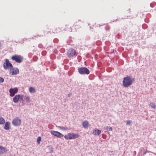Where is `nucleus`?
I'll list each match as a JSON object with an SVG mask.
<instances>
[{
	"label": "nucleus",
	"mask_w": 156,
	"mask_h": 156,
	"mask_svg": "<svg viewBox=\"0 0 156 156\" xmlns=\"http://www.w3.org/2000/svg\"><path fill=\"white\" fill-rule=\"evenodd\" d=\"M135 81V79L128 76L124 77L123 81V85L126 87H127L131 85Z\"/></svg>",
	"instance_id": "obj_1"
},
{
	"label": "nucleus",
	"mask_w": 156,
	"mask_h": 156,
	"mask_svg": "<svg viewBox=\"0 0 156 156\" xmlns=\"http://www.w3.org/2000/svg\"><path fill=\"white\" fill-rule=\"evenodd\" d=\"M80 135L74 133H69L64 136L66 140H71L75 139L79 137Z\"/></svg>",
	"instance_id": "obj_2"
},
{
	"label": "nucleus",
	"mask_w": 156,
	"mask_h": 156,
	"mask_svg": "<svg viewBox=\"0 0 156 156\" xmlns=\"http://www.w3.org/2000/svg\"><path fill=\"white\" fill-rule=\"evenodd\" d=\"M79 73L81 74L88 75L90 73L89 70L86 67H80L78 69Z\"/></svg>",
	"instance_id": "obj_3"
},
{
	"label": "nucleus",
	"mask_w": 156,
	"mask_h": 156,
	"mask_svg": "<svg viewBox=\"0 0 156 156\" xmlns=\"http://www.w3.org/2000/svg\"><path fill=\"white\" fill-rule=\"evenodd\" d=\"M11 59L13 61L18 63H21L23 60V57L21 55H15L11 57Z\"/></svg>",
	"instance_id": "obj_4"
},
{
	"label": "nucleus",
	"mask_w": 156,
	"mask_h": 156,
	"mask_svg": "<svg viewBox=\"0 0 156 156\" xmlns=\"http://www.w3.org/2000/svg\"><path fill=\"white\" fill-rule=\"evenodd\" d=\"M5 62L3 64V66L5 69H10L11 68L13 67V66L12 64L9 62V60L8 59H5Z\"/></svg>",
	"instance_id": "obj_5"
},
{
	"label": "nucleus",
	"mask_w": 156,
	"mask_h": 156,
	"mask_svg": "<svg viewBox=\"0 0 156 156\" xmlns=\"http://www.w3.org/2000/svg\"><path fill=\"white\" fill-rule=\"evenodd\" d=\"M21 119L18 117L15 118L12 122V124L15 126H20L21 124Z\"/></svg>",
	"instance_id": "obj_6"
},
{
	"label": "nucleus",
	"mask_w": 156,
	"mask_h": 156,
	"mask_svg": "<svg viewBox=\"0 0 156 156\" xmlns=\"http://www.w3.org/2000/svg\"><path fill=\"white\" fill-rule=\"evenodd\" d=\"M76 51L75 50L72 48H70L67 51V55L69 57H73L76 55Z\"/></svg>",
	"instance_id": "obj_7"
},
{
	"label": "nucleus",
	"mask_w": 156,
	"mask_h": 156,
	"mask_svg": "<svg viewBox=\"0 0 156 156\" xmlns=\"http://www.w3.org/2000/svg\"><path fill=\"white\" fill-rule=\"evenodd\" d=\"M23 95H16L13 98V101L15 103H17L19 100H23Z\"/></svg>",
	"instance_id": "obj_8"
},
{
	"label": "nucleus",
	"mask_w": 156,
	"mask_h": 156,
	"mask_svg": "<svg viewBox=\"0 0 156 156\" xmlns=\"http://www.w3.org/2000/svg\"><path fill=\"white\" fill-rule=\"evenodd\" d=\"M50 133L51 134L59 138H61L63 136V135L62 134L57 131L51 130V131Z\"/></svg>",
	"instance_id": "obj_9"
},
{
	"label": "nucleus",
	"mask_w": 156,
	"mask_h": 156,
	"mask_svg": "<svg viewBox=\"0 0 156 156\" xmlns=\"http://www.w3.org/2000/svg\"><path fill=\"white\" fill-rule=\"evenodd\" d=\"M9 70L10 73L12 75H16L19 73V70L17 68L14 69L13 67L12 68H11Z\"/></svg>",
	"instance_id": "obj_10"
},
{
	"label": "nucleus",
	"mask_w": 156,
	"mask_h": 156,
	"mask_svg": "<svg viewBox=\"0 0 156 156\" xmlns=\"http://www.w3.org/2000/svg\"><path fill=\"white\" fill-rule=\"evenodd\" d=\"M18 90L16 87L13 88H11L9 90L10 93V96L11 97L13 96L17 92Z\"/></svg>",
	"instance_id": "obj_11"
},
{
	"label": "nucleus",
	"mask_w": 156,
	"mask_h": 156,
	"mask_svg": "<svg viewBox=\"0 0 156 156\" xmlns=\"http://www.w3.org/2000/svg\"><path fill=\"white\" fill-rule=\"evenodd\" d=\"M5 123V125L4 127V129L6 130H9L10 129V122L9 121H8L6 122Z\"/></svg>",
	"instance_id": "obj_12"
},
{
	"label": "nucleus",
	"mask_w": 156,
	"mask_h": 156,
	"mask_svg": "<svg viewBox=\"0 0 156 156\" xmlns=\"http://www.w3.org/2000/svg\"><path fill=\"white\" fill-rule=\"evenodd\" d=\"M82 126L85 128H87L89 126L88 122L87 120L84 121L82 123Z\"/></svg>",
	"instance_id": "obj_13"
},
{
	"label": "nucleus",
	"mask_w": 156,
	"mask_h": 156,
	"mask_svg": "<svg viewBox=\"0 0 156 156\" xmlns=\"http://www.w3.org/2000/svg\"><path fill=\"white\" fill-rule=\"evenodd\" d=\"M6 148L2 146H0V154H3L6 151Z\"/></svg>",
	"instance_id": "obj_14"
},
{
	"label": "nucleus",
	"mask_w": 156,
	"mask_h": 156,
	"mask_svg": "<svg viewBox=\"0 0 156 156\" xmlns=\"http://www.w3.org/2000/svg\"><path fill=\"white\" fill-rule=\"evenodd\" d=\"M101 131L99 129H96L94 130L93 132V134L95 135H99L101 133Z\"/></svg>",
	"instance_id": "obj_15"
},
{
	"label": "nucleus",
	"mask_w": 156,
	"mask_h": 156,
	"mask_svg": "<svg viewBox=\"0 0 156 156\" xmlns=\"http://www.w3.org/2000/svg\"><path fill=\"white\" fill-rule=\"evenodd\" d=\"M5 123V119L1 116H0V125H3Z\"/></svg>",
	"instance_id": "obj_16"
},
{
	"label": "nucleus",
	"mask_w": 156,
	"mask_h": 156,
	"mask_svg": "<svg viewBox=\"0 0 156 156\" xmlns=\"http://www.w3.org/2000/svg\"><path fill=\"white\" fill-rule=\"evenodd\" d=\"M29 90L30 93H34L36 92L35 89L33 87H30L29 88Z\"/></svg>",
	"instance_id": "obj_17"
},
{
	"label": "nucleus",
	"mask_w": 156,
	"mask_h": 156,
	"mask_svg": "<svg viewBox=\"0 0 156 156\" xmlns=\"http://www.w3.org/2000/svg\"><path fill=\"white\" fill-rule=\"evenodd\" d=\"M149 106L153 108H156V105L155 103L153 102L150 103L149 104Z\"/></svg>",
	"instance_id": "obj_18"
},
{
	"label": "nucleus",
	"mask_w": 156,
	"mask_h": 156,
	"mask_svg": "<svg viewBox=\"0 0 156 156\" xmlns=\"http://www.w3.org/2000/svg\"><path fill=\"white\" fill-rule=\"evenodd\" d=\"M25 97V101L26 102H29L30 101V99L29 97L26 95Z\"/></svg>",
	"instance_id": "obj_19"
},
{
	"label": "nucleus",
	"mask_w": 156,
	"mask_h": 156,
	"mask_svg": "<svg viewBox=\"0 0 156 156\" xmlns=\"http://www.w3.org/2000/svg\"><path fill=\"white\" fill-rule=\"evenodd\" d=\"M105 128L107 131H111L112 130V128L110 126H106L105 127Z\"/></svg>",
	"instance_id": "obj_20"
},
{
	"label": "nucleus",
	"mask_w": 156,
	"mask_h": 156,
	"mask_svg": "<svg viewBox=\"0 0 156 156\" xmlns=\"http://www.w3.org/2000/svg\"><path fill=\"white\" fill-rule=\"evenodd\" d=\"M41 140V137L40 136H39L37 137V142L38 144L40 143V141Z\"/></svg>",
	"instance_id": "obj_21"
},
{
	"label": "nucleus",
	"mask_w": 156,
	"mask_h": 156,
	"mask_svg": "<svg viewBox=\"0 0 156 156\" xmlns=\"http://www.w3.org/2000/svg\"><path fill=\"white\" fill-rule=\"evenodd\" d=\"M131 122L130 120H127L126 121V125H130L131 124Z\"/></svg>",
	"instance_id": "obj_22"
},
{
	"label": "nucleus",
	"mask_w": 156,
	"mask_h": 156,
	"mask_svg": "<svg viewBox=\"0 0 156 156\" xmlns=\"http://www.w3.org/2000/svg\"><path fill=\"white\" fill-rule=\"evenodd\" d=\"M4 81V79L3 78L0 77V82L2 83Z\"/></svg>",
	"instance_id": "obj_23"
},
{
	"label": "nucleus",
	"mask_w": 156,
	"mask_h": 156,
	"mask_svg": "<svg viewBox=\"0 0 156 156\" xmlns=\"http://www.w3.org/2000/svg\"><path fill=\"white\" fill-rule=\"evenodd\" d=\"M72 95V94L71 93H70L69 94H68V97H69L70 96V95Z\"/></svg>",
	"instance_id": "obj_24"
},
{
	"label": "nucleus",
	"mask_w": 156,
	"mask_h": 156,
	"mask_svg": "<svg viewBox=\"0 0 156 156\" xmlns=\"http://www.w3.org/2000/svg\"><path fill=\"white\" fill-rule=\"evenodd\" d=\"M62 129V130H66L67 129H66V128H64V127H62L61 128Z\"/></svg>",
	"instance_id": "obj_25"
},
{
	"label": "nucleus",
	"mask_w": 156,
	"mask_h": 156,
	"mask_svg": "<svg viewBox=\"0 0 156 156\" xmlns=\"http://www.w3.org/2000/svg\"><path fill=\"white\" fill-rule=\"evenodd\" d=\"M146 152H147L146 151L144 152V154H143L144 155H145L146 154Z\"/></svg>",
	"instance_id": "obj_26"
},
{
	"label": "nucleus",
	"mask_w": 156,
	"mask_h": 156,
	"mask_svg": "<svg viewBox=\"0 0 156 156\" xmlns=\"http://www.w3.org/2000/svg\"><path fill=\"white\" fill-rule=\"evenodd\" d=\"M2 46V44L1 43H0V47Z\"/></svg>",
	"instance_id": "obj_27"
}]
</instances>
